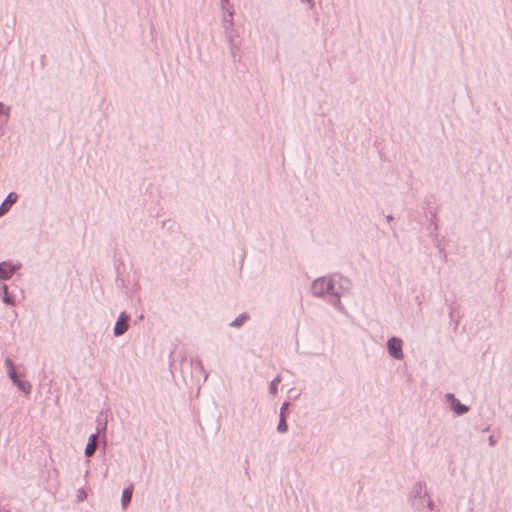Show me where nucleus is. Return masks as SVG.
Returning <instances> with one entry per match:
<instances>
[{
	"mask_svg": "<svg viewBox=\"0 0 512 512\" xmlns=\"http://www.w3.org/2000/svg\"><path fill=\"white\" fill-rule=\"evenodd\" d=\"M5 363L6 366L8 367L9 376L13 380V382L19 387V389H21L25 393H29L31 388L30 384L26 381H21L17 378L16 371L14 369L12 361L7 359Z\"/></svg>",
	"mask_w": 512,
	"mask_h": 512,
	"instance_id": "f03ea898",
	"label": "nucleus"
},
{
	"mask_svg": "<svg viewBox=\"0 0 512 512\" xmlns=\"http://www.w3.org/2000/svg\"><path fill=\"white\" fill-rule=\"evenodd\" d=\"M17 200V194L15 193H10L8 195V197L6 198V200L4 201V203L0 206V216H2L3 214H5L10 206L15 203Z\"/></svg>",
	"mask_w": 512,
	"mask_h": 512,
	"instance_id": "423d86ee",
	"label": "nucleus"
},
{
	"mask_svg": "<svg viewBox=\"0 0 512 512\" xmlns=\"http://www.w3.org/2000/svg\"><path fill=\"white\" fill-rule=\"evenodd\" d=\"M449 397L452 399V406L457 414H463L468 411V408L466 406L460 403H456V399L453 397V395H449Z\"/></svg>",
	"mask_w": 512,
	"mask_h": 512,
	"instance_id": "1a4fd4ad",
	"label": "nucleus"
},
{
	"mask_svg": "<svg viewBox=\"0 0 512 512\" xmlns=\"http://www.w3.org/2000/svg\"><path fill=\"white\" fill-rule=\"evenodd\" d=\"M127 321H128V316L125 315L124 313H122L121 316L119 317V320L117 321V323L115 325V328H114L115 335L119 336L127 331V329H128Z\"/></svg>",
	"mask_w": 512,
	"mask_h": 512,
	"instance_id": "20e7f679",
	"label": "nucleus"
},
{
	"mask_svg": "<svg viewBox=\"0 0 512 512\" xmlns=\"http://www.w3.org/2000/svg\"><path fill=\"white\" fill-rule=\"evenodd\" d=\"M312 289L314 294L323 295L325 293H331L333 290V285L330 279L320 278L314 281Z\"/></svg>",
	"mask_w": 512,
	"mask_h": 512,
	"instance_id": "f257e3e1",
	"label": "nucleus"
},
{
	"mask_svg": "<svg viewBox=\"0 0 512 512\" xmlns=\"http://www.w3.org/2000/svg\"><path fill=\"white\" fill-rule=\"evenodd\" d=\"M96 446H97V436L95 434H92L89 437V440H88V443H87V446L85 449V454L87 457H91L95 453Z\"/></svg>",
	"mask_w": 512,
	"mask_h": 512,
	"instance_id": "0eeeda50",
	"label": "nucleus"
},
{
	"mask_svg": "<svg viewBox=\"0 0 512 512\" xmlns=\"http://www.w3.org/2000/svg\"><path fill=\"white\" fill-rule=\"evenodd\" d=\"M281 414H282V417H281L280 423L278 425V431L284 433V432L287 431L288 427H287V423L285 421V418L283 416V412Z\"/></svg>",
	"mask_w": 512,
	"mask_h": 512,
	"instance_id": "9d476101",
	"label": "nucleus"
},
{
	"mask_svg": "<svg viewBox=\"0 0 512 512\" xmlns=\"http://www.w3.org/2000/svg\"><path fill=\"white\" fill-rule=\"evenodd\" d=\"M132 493H133V486L132 485H129L127 488H125L123 490V493H122V507L124 509H126L128 504L130 503L131 498H132Z\"/></svg>",
	"mask_w": 512,
	"mask_h": 512,
	"instance_id": "6e6552de",
	"label": "nucleus"
},
{
	"mask_svg": "<svg viewBox=\"0 0 512 512\" xmlns=\"http://www.w3.org/2000/svg\"><path fill=\"white\" fill-rule=\"evenodd\" d=\"M389 353L396 359L403 358L402 341L398 338H392L388 341Z\"/></svg>",
	"mask_w": 512,
	"mask_h": 512,
	"instance_id": "7ed1b4c3",
	"label": "nucleus"
},
{
	"mask_svg": "<svg viewBox=\"0 0 512 512\" xmlns=\"http://www.w3.org/2000/svg\"><path fill=\"white\" fill-rule=\"evenodd\" d=\"M15 271V267L9 263L3 262L0 264V278L8 279Z\"/></svg>",
	"mask_w": 512,
	"mask_h": 512,
	"instance_id": "39448f33",
	"label": "nucleus"
},
{
	"mask_svg": "<svg viewBox=\"0 0 512 512\" xmlns=\"http://www.w3.org/2000/svg\"><path fill=\"white\" fill-rule=\"evenodd\" d=\"M270 389H271L272 393H276V391H277V387H276L275 382H272V383H271Z\"/></svg>",
	"mask_w": 512,
	"mask_h": 512,
	"instance_id": "9b49d317",
	"label": "nucleus"
}]
</instances>
